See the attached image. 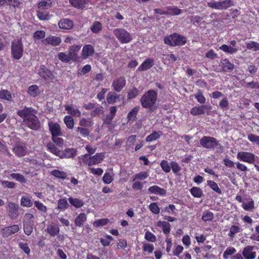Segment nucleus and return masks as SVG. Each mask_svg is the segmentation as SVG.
Returning a JSON list of instances; mask_svg holds the SVG:
<instances>
[{
  "label": "nucleus",
  "mask_w": 259,
  "mask_h": 259,
  "mask_svg": "<svg viewBox=\"0 0 259 259\" xmlns=\"http://www.w3.org/2000/svg\"><path fill=\"white\" fill-rule=\"evenodd\" d=\"M157 99V93L150 90L146 92L141 98V103L143 107L147 109L152 108L155 104Z\"/></svg>",
  "instance_id": "obj_1"
},
{
  "label": "nucleus",
  "mask_w": 259,
  "mask_h": 259,
  "mask_svg": "<svg viewBox=\"0 0 259 259\" xmlns=\"http://www.w3.org/2000/svg\"><path fill=\"white\" fill-rule=\"evenodd\" d=\"M104 158L103 153H97L94 156H91L89 154H85L78 157L80 162H82L85 165L91 166L100 163Z\"/></svg>",
  "instance_id": "obj_2"
},
{
  "label": "nucleus",
  "mask_w": 259,
  "mask_h": 259,
  "mask_svg": "<svg viewBox=\"0 0 259 259\" xmlns=\"http://www.w3.org/2000/svg\"><path fill=\"white\" fill-rule=\"evenodd\" d=\"M164 43L170 46H182L186 44L185 37L177 33H174L164 39Z\"/></svg>",
  "instance_id": "obj_3"
},
{
  "label": "nucleus",
  "mask_w": 259,
  "mask_h": 259,
  "mask_svg": "<svg viewBox=\"0 0 259 259\" xmlns=\"http://www.w3.org/2000/svg\"><path fill=\"white\" fill-rule=\"evenodd\" d=\"M113 34L121 44H128L133 39L132 34L123 28H116Z\"/></svg>",
  "instance_id": "obj_4"
},
{
  "label": "nucleus",
  "mask_w": 259,
  "mask_h": 259,
  "mask_svg": "<svg viewBox=\"0 0 259 259\" xmlns=\"http://www.w3.org/2000/svg\"><path fill=\"white\" fill-rule=\"evenodd\" d=\"M23 47L21 39L14 40L11 44V54L16 60L20 59L23 55Z\"/></svg>",
  "instance_id": "obj_5"
},
{
  "label": "nucleus",
  "mask_w": 259,
  "mask_h": 259,
  "mask_svg": "<svg viewBox=\"0 0 259 259\" xmlns=\"http://www.w3.org/2000/svg\"><path fill=\"white\" fill-rule=\"evenodd\" d=\"M202 147L207 149H213L218 144V141L213 137L204 136L200 140Z\"/></svg>",
  "instance_id": "obj_6"
},
{
  "label": "nucleus",
  "mask_w": 259,
  "mask_h": 259,
  "mask_svg": "<svg viewBox=\"0 0 259 259\" xmlns=\"http://www.w3.org/2000/svg\"><path fill=\"white\" fill-rule=\"evenodd\" d=\"M23 122L29 128L33 130H37L40 125L38 118L35 114L24 119Z\"/></svg>",
  "instance_id": "obj_7"
},
{
  "label": "nucleus",
  "mask_w": 259,
  "mask_h": 259,
  "mask_svg": "<svg viewBox=\"0 0 259 259\" xmlns=\"http://www.w3.org/2000/svg\"><path fill=\"white\" fill-rule=\"evenodd\" d=\"M37 73L41 77L46 80L51 81L54 77L52 72L44 65H40L39 69L37 70Z\"/></svg>",
  "instance_id": "obj_8"
},
{
  "label": "nucleus",
  "mask_w": 259,
  "mask_h": 259,
  "mask_svg": "<svg viewBox=\"0 0 259 259\" xmlns=\"http://www.w3.org/2000/svg\"><path fill=\"white\" fill-rule=\"evenodd\" d=\"M237 158L240 161L252 164L254 162L255 156L250 152H239L237 153Z\"/></svg>",
  "instance_id": "obj_9"
},
{
  "label": "nucleus",
  "mask_w": 259,
  "mask_h": 259,
  "mask_svg": "<svg viewBox=\"0 0 259 259\" xmlns=\"http://www.w3.org/2000/svg\"><path fill=\"white\" fill-rule=\"evenodd\" d=\"M18 209L19 206L14 202H9L7 206L8 214L13 219L17 218L18 215Z\"/></svg>",
  "instance_id": "obj_10"
},
{
  "label": "nucleus",
  "mask_w": 259,
  "mask_h": 259,
  "mask_svg": "<svg viewBox=\"0 0 259 259\" xmlns=\"http://www.w3.org/2000/svg\"><path fill=\"white\" fill-rule=\"evenodd\" d=\"M254 246L247 245L244 247L242 254L245 259H254L256 257V253L253 251Z\"/></svg>",
  "instance_id": "obj_11"
},
{
  "label": "nucleus",
  "mask_w": 259,
  "mask_h": 259,
  "mask_svg": "<svg viewBox=\"0 0 259 259\" xmlns=\"http://www.w3.org/2000/svg\"><path fill=\"white\" fill-rule=\"evenodd\" d=\"M125 83L126 80L125 78L120 77L113 81L112 86L116 92H119L125 87Z\"/></svg>",
  "instance_id": "obj_12"
},
{
  "label": "nucleus",
  "mask_w": 259,
  "mask_h": 259,
  "mask_svg": "<svg viewBox=\"0 0 259 259\" xmlns=\"http://www.w3.org/2000/svg\"><path fill=\"white\" fill-rule=\"evenodd\" d=\"M49 130L51 133L52 136H61L62 132L60 125L52 121H49L48 122Z\"/></svg>",
  "instance_id": "obj_13"
},
{
  "label": "nucleus",
  "mask_w": 259,
  "mask_h": 259,
  "mask_svg": "<svg viewBox=\"0 0 259 259\" xmlns=\"http://www.w3.org/2000/svg\"><path fill=\"white\" fill-rule=\"evenodd\" d=\"M35 113V110L29 107H25L22 110H18L17 112V114L23 118V120L26 119V118H28L30 115H33Z\"/></svg>",
  "instance_id": "obj_14"
},
{
  "label": "nucleus",
  "mask_w": 259,
  "mask_h": 259,
  "mask_svg": "<svg viewBox=\"0 0 259 259\" xmlns=\"http://www.w3.org/2000/svg\"><path fill=\"white\" fill-rule=\"evenodd\" d=\"M19 230V228L18 225H14L11 226L5 227L2 230V234L4 236H9Z\"/></svg>",
  "instance_id": "obj_15"
},
{
  "label": "nucleus",
  "mask_w": 259,
  "mask_h": 259,
  "mask_svg": "<svg viewBox=\"0 0 259 259\" xmlns=\"http://www.w3.org/2000/svg\"><path fill=\"white\" fill-rule=\"evenodd\" d=\"M242 207L246 211H252L254 207V202L251 198H245L242 203Z\"/></svg>",
  "instance_id": "obj_16"
},
{
  "label": "nucleus",
  "mask_w": 259,
  "mask_h": 259,
  "mask_svg": "<svg viewBox=\"0 0 259 259\" xmlns=\"http://www.w3.org/2000/svg\"><path fill=\"white\" fill-rule=\"evenodd\" d=\"M46 231L51 236H56L60 232V229L57 224L51 223L48 225Z\"/></svg>",
  "instance_id": "obj_17"
},
{
  "label": "nucleus",
  "mask_w": 259,
  "mask_h": 259,
  "mask_svg": "<svg viewBox=\"0 0 259 259\" xmlns=\"http://www.w3.org/2000/svg\"><path fill=\"white\" fill-rule=\"evenodd\" d=\"M61 39L59 37L50 36L42 40L45 45H51L53 46L59 45L61 42Z\"/></svg>",
  "instance_id": "obj_18"
},
{
  "label": "nucleus",
  "mask_w": 259,
  "mask_h": 259,
  "mask_svg": "<svg viewBox=\"0 0 259 259\" xmlns=\"http://www.w3.org/2000/svg\"><path fill=\"white\" fill-rule=\"evenodd\" d=\"M58 25L60 29L69 30L72 28L73 23L71 20L65 18L60 20L58 23Z\"/></svg>",
  "instance_id": "obj_19"
},
{
  "label": "nucleus",
  "mask_w": 259,
  "mask_h": 259,
  "mask_svg": "<svg viewBox=\"0 0 259 259\" xmlns=\"http://www.w3.org/2000/svg\"><path fill=\"white\" fill-rule=\"evenodd\" d=\"M26 147L22 144H17L13 148V152L18 157L24 156L26 153Z\"/></svg>",
  "instance_id": "obj_20"
},
{
  "label": "nucleus",
  "mask_w": 259,
  "mask_h": 259,
  "mask_svg": "<svg viewBox=\"0 0 259 259\" xmlns=\"http://www.w3.org/2000/svg\"><path fill=\"white\" fill-rule=\"evenodd\" d=\"M94 49L91 45H86L83 46L82 50V57L84 59H87L90 56L93 55L94 53Z\"/></svg>",
  "instance_id": "obj_21"
},
{
  "label": "nucleus",
  "mask_w": 259,
  "mask_h": 259,
  "mask_svg": "<svg viewBox=\"0 0 259 259\" xmlns=\"http://www.w3.org/2000/svg\"><path fill=\"white\" fill-rule=\"evenodd\" d=\"M77 151L75 148H67L64 151H62L61 158H73L76 155Z\"/></svg>",
  "instance_id": "obj_22"
},
{
  "label": "nucleus",
  "mask_w": 259,
  "mask_h": 259,
  "mask_svg": "<svg viewBox=\"0 0 259 259\" xmlns=\"http://www.w3.org/2000/svg\"><path fill=\"white\" fill-rule=\"evenodd\" d=\"M87 215L84 213H79L74 220V224L77 227H82L83 224L87 221Z\"/></svg>",
  "instance_id": "obj_23"
},
{
  "label": "nucleus",
  "mask_w": 259,
  "mask_h": 259,
  "mask_svg": "<svg viewBox=\"0 0 259 259\" xmlns=\"http://www.w3.org/2000/svg\"><path fill=\"white\" fill-rule=\"evenodd\" d=\"M148 190L150 193L156 195L164 196L166 194V191L163 188H160L156 185L150 187Z\"/></svg>",
  "instance_id": "obj_24"
},
{
  "label": "nucleus",
  "mask_w": 259,
  "mask_h": 259,
  "mask_svg": "<svg viewBox=\"0 0 259 259\" xmlns=\"http://www.w3.org/2000/svg\"><path fill=\"white\" fill-rule=\"evenodd\" d=\"M208 109V107L206 105H201L198 107H194L191 109L190 113L193 115H199L203 114L205 110Z\"/></svg>",
  "instance_id": "obj_25"
},
{
  "label": "nucleus",
  "mask_w": 259,
  "mask_h": 259,
  "mask_svg": "<svg viewBox=\"0 0 259 259\" xmlns=\"http://www.w3.org/2000/svg\"><path fill=\"white\" fill-rule=\"evenodd\" d=\"M20 204L21 206L27 207H30L33 205V202L31 201L29 195L25 194L22 195L20 200Z\"/></svg>",
  "instance_id": "obj_26"
},
{
  "label": "nucleus",
  "mask_w": 259,
  "mask_h": 259,
  "mask_svg": "<svg viewBox=\"0 0 259 259\" xmlns=\"http://www.w3.org/2000/svg\"><path fill=\"white\" fill-rule=\"evenodd\" d=\"M154 61L152 59H146L138 68V71L147 70L153 65Z\"/></svg>",
  "instance_id": "obj_27"
},
{
  "label": "nucleus",
  "mask_w": 259,
  "mask_h": 259,
  "mask_svg": "<svg viewBox=\"0 0 259 259\" xmlns=\"http://www.w3.org/2000/svg\"><path fill=\"white\" fill-rule=\"evenodd\" d=\"M89 0H69L70 4L75 8L82 9L85 6Z\"/></svg>",
  "instance_id": "obj_28"
},
{
  "label": "nucleus",
  "mask_w": 259,
  "mask_h": 259,
  "mask_svg": "<svg viewBox=\"0 0 259 259\" xmlns=\"http://www.w3.org/2000/svg\"><path fill=\"white\" fill-rule=\"evenodd\" d=\"M69 207V204L67 202V199L66 197H64L60 199L58 201L57 203V208L61 210V211H64L66 210Z\"/></svg>",
  "instance_id": "obj_29"
},
{
  "label": "nucleus",
  "mask_w": 259,
  "mask_h": 259,
  "mask_svg": "<svg viewBox=\"0 0 259 259\" xmlns=\"http://www.w3.org/2000/svg\"><path fill=\"white\" fill-rule=\"evenodd\" d=\"M65 110L68 111V114L76 117H79L80 116L81 112L78 108H74L70 105H65Z\"/></svg>",
  "instance_id": "obj_30"
},
{
  "label": "nucleus",
  "mask_w": 259,
  "mask_h": 259,
  "mask_svg": "<svg viewBox=\"0 0 259 259\" xmlns=\"http://www.w3.org/2000/svg\"><path fill=\"white\" fill-rule=\"evenodd\" d=\"M221 66L224 71L232 70L234 69V64L231 63L228 59H225L221 62Z\"/></svg>",
  "instance_id": "obj_31"
},
{
  "label": "nucleus",
  "mask_w": 259,
  "mask_h": 259,
  "mask_svg": "<svg viewBox=\"0 0 259 259\" xmlns=\"http://www.w3.org/2000/svg\"><path fill=\"white\" fill-rule=\"evenodd\" d=\"M219 49L226 53L230 54H235L237 53V51H238V48L232 47L231 46H229L226 45H223L222 46L220 47Z\"/></svg>",
  "instance_id": "obj_32"
},
{
  "label": "nucleus",
  "mask_w": 259,
  "mask_h": 259,
  "mask_svg": "<svg viewBox=\"0 0 259 259\" xmlns=\"http://www.w3.org/2000/svg\"><path fill=\"white\" fill-rule=\"evenodd\" d=\"M69 203L75 208H78L81 207L83 205L84 203L83 201L78 198H74L72 197H69L68 198Z\"/></svg>",
  "instance_id": "obj_33"
},
{
  "label": "nucleus",
  "mask_w": 259,
  "mask_h": 259,
  "mask_svg": "<svg viewBox=\"0 0 259 259\" xmlns=\"http://www.w3.org/2000/svg\"><path fill=\"white\" fill-rule=\"evenodd\" d=\"M47 148L51 152L60 158L62 151H61L53 143H48L47 145Z\"/></svg>",
  "instance_id": "obj_34"
},
{
  "label": "nucleus",
  "mask_w": 259,
  "mask_h": 259,
  "mask_svg": "<svg viewBox=\"0 0 259 259\" xmlns=\"http://www.w3.org/2000/svg\"><path fill=\"white\" fill-rule=\"evenodd\" d=\"M27 92L29 95L33 97H36L40 93V90L37 85H32L29 87Z\"/></svg>",
  "instance_id": "obj_35"
},
{
  "label": "nucleus",
  "mask_w": 259,
  "mask_h": 259,
  "mask_svg": "<svg viewBox=\"0 0 259 259\" xmlns=\"http://www.w3.org/2000/svg\"><path fill=\"white\" fill-rule=\"evenodd\" d=\"M157 226L162 228L163 233L165 234H168L170 232V224L165 221H159L157 224Z\"/></svg>",
  "instance_id": "obj_36"
},
{
  "label": "nucleus",
  "mask_w": 259,
  "mask_h": 259,
  "mask_svg": "<svg viewBox=\"0 0 259 259\" xmlns=\"http://www.w3.org/2000/svg\"><path fill=\"white\" fill-rule=\"evenodd\" d=\"M140 107L137 106L134 107L131 111H130L127 116L128 121H134L136 118L138 111H139Z\"/></svg>",
  "instance_id": "obj_37"
},
{
  "label": "nucleus",
  "mask_w": 259,
  "mask_h": 259,
  "mask_svg": "<svg viewBox=\"0 0 259 259\" xmlns=\"http://www.w3.org/2000/svg\"><path fill=\"white\" fill-rule=\"evenodd\" d=\"M51 0H43L38 4V8L39 10H43L50 8L52 6Z\"/></svg>",
  "instance_id": "obj_38"
},
{
  "label": "nucleus",
  "mask_w": 259,
  "mask_h": 259,
  "mask_svg": "<svg viewBox=\"0 0 259 259\" xmlns=\"http://www.w3.org/2000/svg\"><path fill=\"white\" fill-rule=\"evenodd\" d=\"M162 135V133L160 131L153 132L151 135L147 137L146 141L147 142H152L159 139Z\"/></svg>",
  "instance_id": "obj_39"
},
{
  "label": "nucleus",
  "mask_w": 259,
  "mask_h": 259,
  "mask_svg": "<svg viewBox=\"0 0 259 259\" xmlns=\"http://www.w3.org/2000/svg\"><path fill=\"white\" fill-rule=\"evenodd\" d=\"M119 96L120 95L114 92H109L107 95V101L109 104H113L118 99Z\"/></svg>",
  "instance_id": "obj_40"
},
{
  "label": "nucleus",
  "mask_w": 259,
  "mask_h": 259,
  "mask_svg": "<svg viewBox=\"0 0 259 259\" xmlns=\"http://www.w3.org/2000/svg\"><path fill=\"white\" fill-rule=\"evenodd\" d=\"M190 191L194 197L200 198L203 195V192L199 187H193L190 190Z\"/></svg>",
  "instance_id": "obj_41"
},
{
  "label": "nucleus",
  "mask_w": 259,
  "mask_h": 259,
  "mask_svg": "<svg viewBox=\"0 0 259 259\" xmlns=\"http://www.w3.org/2000/svg\"><path fill=\"white\" fill-rule=\"evenodd\" d=\"M0 99L11 101L12 100L11 93L7 90H2L0 91Z\"/></svg>",
  "instance_id": "obj_42"
},
{
  "label": "nucleus",
  "mask_w": 259,
  "mask_h": 259,
  "mask_svg": "<svg viewBox=\"0 0 259 259\" xmlns=\"http://www.w3.org/2000/svg\"><path fill=\"white\" fill-rule=\"evenodd\" d=\"M79 124L82 127H90L93 125L94 122L91 118H82L79 120Z\"/></svg>",
  "instance_id": "obj_43"
},
{
  "label": "nucleus",
  "mask_w": 259,
  "mask_h": 259,
  "mask_svg": "<svg viewBox=\"0 0 259 259\" xmlns=\"http://www.w3.org/2000/svg\"><path fill=\"white\" fill-rule=\"evenodd\" d=\"M102 29V25L99 21H95L91 27V30L94 33H98Z\"/></svg>",
  "instance_id": "obj_44"
},
{
  "label": "nucleus",
  "mask_w": 259,
  "mask_h": 259,
  "mask_svg": "<svg viewBox=\"0 0 259 259\" xmlns=\"http://www.w3.org/2000/svg\"><path fill=\"white\" fill-rule=\"evenodd\" d=\"M51 174L52 176H53L56 178L61 179H66V178L67 177V175H66V172L62 171L59 170L58 169L53 170L51 172Z\"/></svg>",
  "instance_id": "obj_45"
},
{
  "label": "nucleus",
  "mask_w": 259,
  "mask_h": 259,
  "mask_svg": "<svg viewBox=\"0 0 259 259\" xmlns=\"http://www.w3.org/2000/svg\"><path fill=\"white\" fill-rule=\"evenodd\" d=\"M149 174L147 171L139 172L134 176L133 181H135L136 180H144L149 177Z\"/></svg>",
  "instance_id": "obj_46"
},
{
  "label": "nucleus",
  "mask_w": 259,
  "mask_h": 259,
  "mask_svg": "<svg viewBox=\"0 0 259 259\" xmlns=\"http://www.w3.org/2000/svg\"><path fill=\"white\" fill-rule=\"evenodd\" d=\"M38 18L40 20H48L51 18V16L49 13L42 12L39 10L37 12Z\"/></svg>",
  "instance_id": "obj_47"
},
{
  "label": "nucleus",
  "mask_w": 259,
  "mask_h": 259,
  "mask_svg": "<svg viewBox=\"0 0 259 259\" xmlns=\"http://www.w3.org/2000/svg\"><path fill=\"white\" fill-rule=\"evenodd\" d=\"M64 121L68 128H73L74 126V121L73 118L71 116L68 115L65 116L64 118Z\"/></svg>",
  "instance_id": "obj_48"
},
{
  "label": "nucleus",
  "mask_w": 259,
  "mask_h": 259,
  "mask_svg": "<svg viewBox=\"0 0 259 259\" xmlns=\"http://www.w3.org/2000/svg\"><path fill=\"white\" fill-rule=\"evenodd\" d=\"M109 222L108 219H101L96 220L93 224L94 227L98 228L106 225Z\"/></svg>",
  "instance_id": "obj_49"
},
{
  "label": "nucleus",
  "mask_w": 259,
  "mask_h": 259,
  "mask_svg": "<svg viewBox=\"0 0 259 259\" xmlns=\"http://www.w3.org/2000/svg\"><path fill=\"white\" fill-rule=\"evenodd\" d=\"M241 231V229L237 226H232L229 230L228 235L231 238H233L234 235Z\"/></svg>",
  "instance_id": "obj_50"
},
{
  "label": "nucleus",
  "mask_w": 259,
  "mask_h": 259,
  "mask_svg": "<svg viewBox=\"0 0 259 259\" xmlns=\"http://www.w3.org/2000/svg\"><path fill=\"white\" fill-rule=\"evenodd\" d=\"M234 5V2L232 0H225L221 2V10L227 9Z\"/></svg>",
  "instance_id": "obj_51"
},
{
  "label": "nucleus",
  "mask_w": 259,
  "mask_h": 259,
  "mask_svg": "<svg viewBox=\"0 0 259 259\" xmlns=\"http://www.w3.org/2000/svg\"><path fill=\"white\" fill-rule=\"evenodd\" d=\"M208 186H209L213 191L218 193H221V190L219 188L218 184L214 181L208 180L207 182Z\"/></svg>",
  "instance_id": "obj_52"
},
{
  "label": "nucleus",
  "mask_w": 259,
  "mask_h": 259,
  "mask_svg": "<svg viewBox=\"0 0 259 259\" xmlns=\"http://www.w3.org/2000/svg\"><path fill=\"white\" fill-rule=\"evenodd\" d=\"M11 177L21 183H25L26 182V179L24 178V176L20 174H16V173H12L10 175Z\"/></svg>",
  "instance_id": "obj_53"
},
{
  "label": "nucleus",
  "mask_w": 259,
  "mask_h": 259,
  "mask_svg": "<svg viewBox=\"0 0 259 259\" xmlns=\"http://www.w3.org/2000/svg\"><path fill=\"white\" fill-rule=\"evenodd\" d=\"M160 166L162 169L166 173L170 172L171 169L170 163L169 164L168 162L166 160H162L160 162Z\"/></svg>",
  "instance_id": "obj_54"
},
{
  "label": "nucleus",
  "mask_w": 259,
  "mask_h": 259,
  "mask_svg": "<svg viewBox=\"0 0 259 259\" xmlns=\"http://www.w3.org/2000/svg\"><path fill=\"white\" fill-rule=\"evenodd\" d=\"M246 47L249 50L252 49L254 51L259 50V44L255 41L246 42Z\"/></svg>",
  "instance_id": "obj_55"
},
{
  "label": "nucleus",
  "mask_w": 259,
  "mask_h": 259,
  "mask_svg": "<svg viewBox=\"0 0 259 259\" xmlns=\"http://www.w3.org/2000/svg\"><path fill=\"white\" fill-rule=\"evenodd\" d=\"M236 250L234 247L227 248L223 253V257L224 259H228L229 256L235 253Z\"/></svg>",
  "instance_id": "obj_56"
},
{
  "label": "nucleus",
  "mask_w": 259,
  "mask_h": 259,
  "mask_svg": "<svg viewBox=\"0 0 259 259\" xmlns=\"http://www.w3.org/2000/svg\"><path fill=\"white\" fill-rule=\"evenodd\" d=\"M213 219V214L212 212L206 211L203 212L202 217L203 221L206 222L211 221Z\"/></svg>",
  "instance_id": "obj_57"
},
{
  "label": "nucleus",
  "mask_w": 259,
  "mask_h": 259,
  "mask_svg": "<svg viewBox=\"0 0 259 259\" xmlns=\"http://www.w3.org/2000/svg\"><path fill=\"white\" fill-rule=\"evenodd\" d=\"M34 216L31 213H26L24 217V224H33Z\"/></svg>",
  "instance_id": "obj_58"
},
{
  "label": "nucleus",
  "mask_w": 259,
  "mask_h": 259,
  "mask_svg": "<svg viewBox=\"0 0 259 259\" xmlns=\"http://www.w3.org/2000/svg\"><path fill=\"white\" fill-rule=\"evenodd\" d=\"M144 238L146 240L151 242H154L156 240V237L155 235L150 231H146L145 234Z\"/></svg>",
  "instance_id": "obj_59"
},
{
  "label": "nucleus",
  "mask_w": 259,
  "mask_h": 259,
  "mask_svg": "<svg viewBox=\"0 0 259 259\" xmlns=\"http://www.w3.org/2000/svg\"><path fill=\"white\" fill-rule=\"evenodd\" d=\"M169 13L172 15H178L182 12V10L176 7H168L167 8Z\"/></svg>",
  "instance_id": "obj_60"
},
{
  "label": "nucleus",
  "mask_w": 259,
  "mask_h": 259,
  "mask_svg": "<svg viewBox=\"0 0 259 259\" xmlns=\"http://www.w3.org/2000/svg\"><path fill=\"white\" fill-rule=\"evenodd\" d=\"M164 211L166 212L170 213L173 215L177 214L176 208L174 204H169L168 206L164 208Z\"/></svg>",
  "instance_id": "obj_61"
},
{
  "label": "nucleus",
  "mask_w": 259,
  "mask_h": 259,
  "mask_svg": "<svg viewBox=\"0 0 259 259\" xmlns=\"http://www.w3.org/2000/svg\"><path fill=\"white\" fill-rule=\"evenodd\" d=\"M207 6L211 8L216 10H220L221 9V2H217L215 1H211L207 3Z\"/></svg>",
  "instance_id": "obj_62"
},
{
  "label": "nucleus",
  "mask_w": 259,
  "mask_h": 259,
  "mask_svg": "<svg viewBox=\"0 0 259 259\" xmlns=\"http://www.w3.org/2000/svg\"><path fill=\"white\" fill-rule=\"evenodd\" d=\"M33 224H28L23 223V229L24 233L27 235H30L33 231Z\"/></svg>",
  "instance_id": "obj_63"
},
{
  "label": "nucleus",
  "mask_w": 259,
  "mask_h": 259,
  "mask_svg": "<svg viewBox=\"0 0 259 259\" xmlns=\"http://www.w3.org/2000/svg\"><path fill=\"white\" fill-rule=\"evenodd\" d=\"M58 57L59 60L63 62L67 63L70 61V58H69L68 55L65 53H59Z\"/></svg>",
  "instance_id": "obj_64"
}]
</instances>
